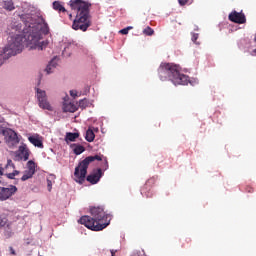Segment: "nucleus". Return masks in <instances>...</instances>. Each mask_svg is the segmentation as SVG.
<instances>
[{"label":"nucleus","mask_w":256,"mask_h":256,"mask_svg":"<svg viewBox=\"0 0 256 256\" xmlns=\"http://www.w3.org/2000/svg\"><path fill=\"white\" fill-rule=\"evenodd\" d=\"M102 173L103 172H102L101 168H98L96 170V172H93L92 174H89L87 176L86 181H88V183H91L92 185H95V184L99 183Z\"/></svg>","instance_id":"f8f14e48"},{"label":"nucleus","mask_w":256,"mask_h":256,"mask_svg":"<svg viewBox=\"0 0 256 256\" xmlns=\"http://www.w3.org/2000/svg\"><path fill=\"white\" fill-rule=\"evenodd\" d=\"M5 169H6V171H11V169H15V164L13 163V160H11V159L7 160Z\"/></svg>","instance_id":"5701e85b"},{"label":"nucleus","mask_w":256,"mask_h":256,"mask_svg":"<svg viewBox=\"0 0 256 256\" xmlns=\"http://www.w3.org/2000/svg\"><path fill=\"white\" fill-rule=\"evenodd\" d=\"M63 111L64 113H75V111H77V105L73 104V103H65L63 105Z\"/></svg>","instance_id":"4468645a"},{"label":"nucleus","mask_w":256,"mask_h":256,"mask_svg":"<svg viewBox=\"0 0 256 256\" xmlns=\"http://www.w3.org/2000/svg\"><path fill=\"white\" fill-rule=\"evenodd\" d=\"M28 35L23 37V45L29 47V49H37L38 51H43L49 42L42 41L43 35H49V24L45 21V18L39 17L36 23L29 25Z\"/></svg>","instance_id":"f257e3e1"},{"label":"nucleus","mask_w":256,"mask_h":256,"mask_svg":"<svg viewBox=\"0 0 256 256\" xmlns=\"http://www.w3.org/2000/svg\"><path fill=\"white\" fill-rule=\"evenodd\" d=\"M55 67H57V59L54 58L50 61V63L47 65L46 67V73L49 75L51 73H53V69H55Z\"/></svg>","instance_id":"f3484780"},{"label":"nucleus","mask_w":256,"mask_h":256,"mask_svg":"<svg viewBox=\"0 0 256 256\" xmlns=\"http://www.w3.org/2000/svg\"><path fill=\"white\" fill-rule=\"evenodd\" d=\"M65 51H67V48H65V49H64V51H63V55H65Z\"/></svg>","instance_id":"e433bc0d"},{"label":"nucleus","mask_w":256,"mask_h":256,"mask_svg":"<svg viewBox=\"0 0 256 256\" xmlns=\"http://www.w3.org/2000/svg\"><path fill=\"white\" fill-rule=\"evenodd\" d=\"M28 141L34 145V147H39L40 149H43V141L41 139L35 137V136H30L28 137Z\"/></svg>","instance_id":"2eb2a0df"},{"label":"nucleus","mask_w":256,"mask_h":256,"mask_svg":"<svg viewBox=\"0 0 256 256\" xmlns=\"http://www.w3.org/2000/svg\"><path fill=\"white\" fill-rule=\"evenodd\" d=\"M3 9H5L6 11H13L15 9V5L13 4V1H4Z\"/></svg>","instance_id":"aec40b11"},{"label":"nucleus","mask_w":256,"mask_h":256,"mask_svg":"<svg viewBox=\"0 0 256 256\" xmlns=\"http://www.w3.org/2000/svg\"><path fill=\"white\" fill-rule=\"evenodd\" d=\"M36 97L38 99V105L40 109H44L46 111H53V106L47 100V92L45 90H41L36 88Z\"/></svg>","instance_id":"0eeeda50"},{"label":"nucleus","mask_w":256,"mask_h":256,"mask_svg":"<svg viewBox=\"0 0 256 256\" xmlns=\"http://www.w3.org/2000/svg\"><path fill=\"white\" fill-rule=\"evenodd\" d=\"M91 216H82L78 223L85 225L91 231H103L110 223L111 216L105 213L101 207H93L90 209Z\"/></svg>","instance_id":"7ed1b4c3"},{"label":"nucleus","mask_w":256,"mask_h":256,"mask_svg":"<svg viewBox=\"0 0 256 256\" xmlns=\"http://www.w3.org/2000/svg\"><path fill=\"white\" fill-rule=\"evenodd\" d=\"M29 155H31V151L27 147V144H22L18 148V156L22 161H29Z\"/></svg>","instance_id":"9b49d317"},{"label":"nucleus","mask_w":256,"mask_h":256,"mask_svg":"<svg viewBox=\"0 0 256 256\" xmlns=\"http://www.w3.org/2000/svg\"><path fill=\"white\" fill-rule=\"evenodd\" d=\"M160 81H171L174 85H188L189 76L181 74V67L173 63H162L158 68Z\"/></svg>","instance_id":"20e7f679"},{"label":"nucleus","mask_w":256,"mask_h":256,"mask_svg":"<svg viewBox=\"0 0 256 256\" xmlns=\"http://www.w3.org/2000/svg\"><path fill=\"white\" fill-rule=\"evenodd\" d=\"M191 35H192L191 39H192L193 43H195L196 45H199V42H197V40L199 39V34L192 33Z\"/></svg>","instance_id":"cd10ccee"},{"label":"nucleus","mask_w":256,"mask_h":256,"mask_svg":"<svg viewBox=\"0 0 256 256\" xmlns=\"http://www.w3.org/2000/svg\"><path fill=\"white\" fill-rule=\"evenodd\" d=\"M9 139H10V141H13L14 143H19V137H17V133H15V132H12L9 135Z\"/></svg>","instance_id":"393cba45"},{"label":"nucleus","mask_w":256,"mask_h":256,"mask_svg":"<svg viewBox=\"0 0 256 256\" xmlns=\"http://www.w3.org/2000/svg\"><path fill=\"white\" fill-rule=\"evenodd\" d=\"M73 17V15L72 14H69V18L71 19Z\"/></svg>","instance_id":"4c0bfd02"},{"label":"nucleus","mask_w":256,"mask_h":256,"mask_svg":"<svg viewBox=\"0 0 256 256\" xmlns=\"http://www.w3.org/2000/svg\"><path fill=\"white\" fill-rule=\"evenodd\" d=\"M76 139H79V133L78 132H67L65 136L66 143L76 141Z\"/></svg>","instance_id":"dca6fc26"},{"label":"nucleus","mask_w":256,"mask_h":256,"mask_svg":"<svg viewBox=\"0 0 256 256\" xmlns=\"http://www.w3.org/2000/svg\"><path fill=\"white\" fill-rule=\"evenodd\" d=\"M4 168L0 167V176H3Z\"/></svg>","instance_id":"72a5a7b5"},{"label":"nucleus","mask_w":256,"mask_h":256,"mask_svg":"<svg viewBox=\"0 0 256 256\" xmlns=\"http://www.w3.org/2000/svg\"><path fill=\"white\" fill-rule=\"evenodd\" d=\"M28 169L24 172L23 176L21 177V181H27L31 179L33 175H35V162L33 160H29L27 163Z\"/></svg>","instance_id":"9d476101"},{"label":"nucleus","mask_w":256,"mask_h":256,"mask_svg":"<svg viewBox=\"0 0 256 256\" xmlns=\"http://www.w3.org/2000/svg\"><path fill=\"white\" fill-rule=\"evenodd\" d=\"M93 161H103V155L88 156L79 162L74 171V180L76 183H79L80 185L85 183V177H87V169H89V164L93 163Z\"/></svg>","instance_id":"423d86ee"},{"label":"nucleus","mask_w":256,"mask_h":256,"mask_svg":"<svg viewBox=\"0 0 256 256\" xmlns=\"http://www.w3.org/2000/svg\"><path fill=\"white\" fill-rule=\"evenodd\" d=\"M17 191V187L11 185L9 188L1 187L0 188V201H7L10 197H13V194Z\"/></svg>","instance_id":"6e6552de"},{"label":"nucleus","mask_w":256,"mask_h":256,"mask_svg":"<svg viewBox=\"0 0 256 256\" xmlns=\"http://www.w3.org/2000/svg\"><path fill=\"white\" fill-rule=\"evenodd\" d=\"M25 38H23V35H16L10 38L8 41V44L3 50V53L0 54V67L7 61V59H10V57H15V55H19L23 51V41Z\"/></svg>","instance_id":"39448f33"},{"label":"nucleus","mask_w":256,"mask_h":256,"mask_svg":"<svg viewBox=\"0 0 256 256\" xmlns=\"http://www.w3.org/2000/svg\"><path fill=\"white\" fill-rule=\"evenodd\" d=\"M53 9H55V11H62V13H65L67 11L59 1H55L53 3Z\"/></svg>","instance_id":"412c9836"},{"label":"nucleus","mask_w":256,"mask_h":256,"mask_svg":"<svg viewBox=\"0 0 256 256\" xmlns=\"http://www.w3.org/2000/svg\"><path fill=\"white\" fill-rule=\"evenodd\" d=\"M19 173H20L19 170H13L12 173H7L6 177L8 179H15V177H17V175H19Z\"/></svg>","instance_id":"b1692460"},{"label":"nucleus","mask_w":256,"mask_h":256,"mask_svg":"<svg viewBox=\"0 0 256 256\" xmlns=\"http://www.w3.org/2000/svg\"><path fill=\"white\" fill-rule=\"evenodd\" d=\"M11 229V222L9 216L5 213H0V229Z\"/></svg>","instance_id":"ddd939ff"},{"label":"nucleus","mask_w":256,"mask_h":256,"mask_svg":"<svg viewBox=\"0 0 256 256\" xmlns=\"http://www.w3.org/2000/svg\"><path fill=\"white\" fill-rule=\"evenodd\" d=\"M71 148L73 149L75 155H81V153H84L85 147L79 145V144H72Z\"/></svg>","instance_id":"a211bd4d"},{"label":"nucleus","mask_w":256,"mask_h":256,"mask_svg":"<svg viewBox=\"0 0 256 256\" xmlns=\"http://www.w3.org/2000/svg\"><path fill=\"white\" fill-rule=\"evenodd\" d=\"M149 183H151V180H148L145 184V189H147V185H149Z\"/></svg>","instance_id":"f704fd0d"},{"label":"nucleus","mask_w":256,"mask_h":256,"mask_svg":"<svg viewBox=\"0 0 256 256\" xmlns=\"http://www.w3.org/2000/svg\"><path fill=\"white\" fill-rule=\"evenodd\" d=\"M144 35H148L151 36L153 35V33H155V31L151 28V27H147L146 29L143 30Z\"/></svg>","instance_id":"a878e982"},{"label":"nucleus","mask_w":256,"mask_h":256,"mask_svg":"<svg viewBox=\"0 0 256 256\" xmlns=\"http://www.w3.org/2000/svg\"><path fill=\"white\" fill-rule=\"evenodd\" d=\"M131 29H133L132 26H128L126 28H123L122 30H120L121 35H128L129 31H131Z\"/></svg>","instance_id":"bb28decb"},{"label":"nucleus","mask_w":256,"mask_h":256,"mask_svg":"<svg viewBox=\"0 0 256 256\" xmlns=\"http://www.w3.org/2000/svg\"><path fill=\"white\" fill-rule=\"evenodd\" d=\"M86 141H88V143H92V141H95V132H93V130L88 129L86 131V136H85Z\"/></svg>","instance_id":"6ab92c4d"},{"label":"nucleus","mask_w":256,"mask_h":256,"mask_svg":"<svg viewBox=\"0 0 256 256\" xmlns=\"http://www.w3.org/2000/svg\"><path fill=\"white\" fill-rule=\"evenodd\" d=\"M248 193H253V188L249 187L247 188Z\"/></svg>","instance_id":"473e14b6"},{"label":"nucleus","mask_w":256,"mask_h":256,"mask_svg":"<svg viewBox=\"0 0 256 256\" xmlns=\"http://www.w3.org/2000/svg\"><path fill=\"white\" fill-rule=\"evenodd\" d=\"M186 243H191V238H187Z\"/></svg>","instance_id":"c9c22d12"},{"label":"nucleus","mask_w":256,"mask_h":256,"mask_svg":"<svg viewBox=\"0 0 256 256\" xmlns=\"http://www.w3.org/2000/svg\"><path fill=\"white\" fill-rule=\"evenodd\" d=\"M229 21H232V23H238L239 25H243L247 21L245 18V14L237 11H233L228 16Z\"/></svg>","instance_id":"1a4fd4ad"},{"label":"nucleus","mask_w":256,"mask_h":256,"mask_svg":"<svg viewBox=\"0 0 256 256\" xmlns=\"http://www.w3.org/2000/svg\"><path fill=\"white\" fill-rule=\"evenodd\" d=\"M179 5H181L182 7L191 3V0H178Z\"/></svg>","instance_id":"c85d7f7f"},{"label":"nucleus","mask_w":256,"mask_h":256,"mask_svg":"<svg viewBox=\"0 0 256 256\" xmlns=\"http://www.w3.org/2000/svg\"><path fill=\"white\" fill-rule=\"evenodd\" d=\"M47 187H48V191H51V189H53V182H51V180H47Z\"/></svg>","instance_id":"c756f323"},{"label":"nucleus","mask_w":256,"mask_h":256,"mask_svg":"<svg viewBox=\"0 0 256 256\" xmlns=\"http://www.w3.org/2000/svg\"><path fill=\"white\" fill-rule=\"evenodd\" d=\"M10 253L11 255H17V253L15 252V249H13V247H9Z\"/></svg>","instance_id":"2f4dec72"},{"label":"nucleus","mask_w":256,"mask_h":256,"mask_svg":"<svg viewBox=\"0 0 256 256\" xmlns=\"http://www.w3.org/2000/svg\"><path fill=\"white\" fill-rule=\"evenodd\" d=\"M79 107H80V109H87V107H89V100H87V99L80 100Z\"/></svg>","instance_id":"4be33fe9"},{"label":"nucleus","mask_w":256,"mask_h":256,"mask_svg":"<svg viewBox=\"0 0 256 256\" xmlns=\"http://www.w3.org/2000/svg\"><path fill=\"white\" fill-rule=\"evenodd\" d=\"M72 11H76V17L72 24L74 31H87L91 27V3L83 0H70Z\"/></svg>","instance_id":"f03ea898"},{"label":"nucleus","mask_w":256,"mask_h":256,"mask_svg":"<svg viewBox=\"0 0 256 256\" xmlns=\"http://www.w3.org/2000/svg\"><path fill=\"white\" fill-rule=\"evenodd\" d=\"M8 237H11V232L8 233Z\"/></svg>","instance_id":"58836bf2"},{"label":"nucleus","mask_w":256,"mask_h":256,"mask_svg":"<svg viewBox=\"0 0 256 256\" xmlns=\"http://www.w3.org/2000/svg\"><path fill=\"white\" fill-rule=\"evenodd\" d=\"M70 95H71V97H77V91L71 90Z\"/></svg>","instance_id":"7c9ffc66"}]
</instances>
